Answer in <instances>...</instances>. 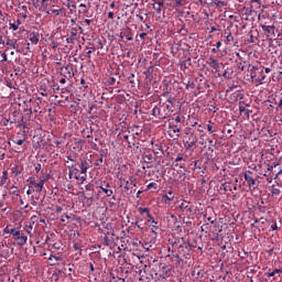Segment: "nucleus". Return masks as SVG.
I'll list each match as a JSON object with an SVG mask.
<instances>
[{
  "instance_id": "nucleus-1",
  "label": "nucleus",
  "mask_w": 282,
  "mask_h": 282,
  "mask_svg": "<svg viewBox=\"0 0 282 282\" xmlns=\"http://www.w3.org/2000/svg\"><path fill=\"white\" fill-rule=\"evenodd\" d=\"M171 113V107L167 104L155 106L152 110V116L159 120H164L169 118Z\"/></svg>"
},
{
  "instance_id": "nucleus-2",
  "label": "nucleus",
  "mask_w": 282,
  "mask_h": 282,
  "mask_svg": "<svg viewBox=\"0 0 282 282\" xmlns=\"http://www.w3.org/2000/svg\"><path fill=\"white\" fill-rule=\"evenodd\" d=\"M12 237H14L15 241H18V246H20V248H23V246L28 243V236L21 232V230H19L18 228L13 230Z\"/></svg>"
},
{
  "instance_id": "nucleus-3",
  "label": "nucleus",
  "mask_w": 282,
  "mask_h": 282,
  "mask_svg": "<svg viewBox=\"0 0 282 282\" xmlns=\"http://www.w3.org/2000/svg\"><path fill=\"white\" fill-rule=\"evenodd\" d=\"M208 65L209 67H212V69H215V73L218 74V76H221V74H219L220 69H221V63H219V61H217L214 57H209L208 59Z\"/></svg>"
},
{
  "instance_id": "nucleus-4",
  "label": "nucleus",
  "mask_w": 282,
  "mask_h": 282,
  "mask_svg": "<svg viewBox=\"0 0 282 282\" xmlns=\"http://www.w3.org/2000/svg\"><path fill=\"white\" fill-rule=\"evenodd\" d=\"M252 171L245 172V181L247 182L249 188H253V186H257V180L252 177Z\"/></svg>"
},
{
  "instance_id": "nucleus-5",
  "label": "nucleus",
  "mask_w": 282,
  "mask_h": 282,
  "mask_svg": "<svg viewBox=\"0 0 282 282\" xmlns=\"http://www.w3.org/2000/svg\"><path fill=\"white\" fill-rule=\"evenodd\" d=\"M247 72L250 76V80L254 82L257 79V67L251 64H247Z\"/></svg>"
},
{
  "instance_id": "nucleus-6",
  "label": "nucleus",
  "mask_w": 282,
  "mask_h": 282,
  "mask_svg": "<svg viewBox=\"0 0 282 282\" xmlns=\"http://www.w3.org/2000/svg\"><path fill=\"white\" fill-rule=\"evenodd\" d=\"M159 274H162L163 276H167V279H169V276H171V267H169L166 264H161Z\"/></svg>"
},
{
  "instance_id": "nucleus-7",
  "label": "nucleus",
  "mask_w": 282,
  "mask_h": 282,
  "mask_svg": "<svg viewBox=\"0 0 282 282\" xmlns=\"http://www.w3.org/2000/svg\"><path fill=\"white\" fill-rule=\"evenodd\" d=\"M64 6L67 7V9L69 10V14H76V2L72 0H66L64 2Z\"/></svg>"
},
{
  "instance_id": "nucleus-8",
  "label": "nucleus",
  "mask_w": 282,
  "mask_h": 282,
  "mask_svg": "<svg viewBox=\"0 0 282 282\" xmlns=\"http://www.w3.org/2000/svg\"><path fill=\"white\" fill-rule=\"evenodd\" d=\"M261 29L268 36H274V25H261Z\"/></svg>"
},
{
  "instance_id": "nucleus-9",
  "label": "nucleus",
  "mask_w": 282,
  "mask_h": 282,
  "mask_svg": "<svg viewBox=\"0 0 282 282\" xmlns=\"http://www.w3.org/2000/svg\"><path fill=\"white\" fill-rule=\"evenodd\" d=\"M99 188H101L102 193H105L107 197H111V195H113V189H109V183H106L105 185H100Z\"/></svg>"
},
{
  "instance_id": "nucleus-10",
  "label": "nucleus",
  "mask_w": 282,
  "mask_h": 282,
  "mask_svg": "<svg viewBox=\"0 0 282 282\" xmlns=\"http://www.w3.org/2000/svg\"><path fill=\"white\" fill-rule=\"evenodd\" d=\"M7 45H9V46L12 47L13 50H15V52H17L18 54H21V52H23V50H20V48H19V43H17V41L13 42L12 40H8V41H7Z\"/></svg>"
},
{
  "instance_id": "nucleus-11",
  "label": "nucleus",
  "mask_w": 282,
  "mask_h": 282,
  "mask_svg": "<svg viewBox=\"0 0 282 282\" xmlns=\"http://www.w3.org/2000/svg\"><path fill=\"white\" fill-rule=\"evenodd\" d=\"M191 65H192L191 57H187L185 61L180 62L181 69H188V67H191Z\"/></svg>"
},
{
  "instance_id": "nucleus-12",
  "label": "nucleus",
  "mask_w": 282,
  "mask_h": 282,
  "mask_svg": "<svg viewBox=\"0 0 282 282\" xmlns=\"http://www.w3.org/2000/svg\"><path fill=\"white\" fill-rule=\"evenodd\" d=\"M89 169V163L85 160L80 162V174L87 175V170Z\"/></svg>"
},
{
  "instance_id": "nucleus-13",
  "label": "nucleus",
  "mask_w": 282,
  "mask_h": 282,
  "mask_svg": "<svg viewBox=\"0 0 282 282\" xmlns=\"http://www.w3.org/2000/svg\"><path fill=\"white\" fill-rule=\"evenodd\" d=\"M65 78H73L74 76V69L72 68V66L67 65L65 66Z\"/></svg>"
},
{
  "instance_id": "nucleus-14",
  "label": "nucleus",
  "mask_w": 282,
  "mask_h": 282,
  "mask_svg": "<svg viewBox=\"0 0 282 282\" xmlns=\"http://www.w3.org/2000/svg\"><path fill=\"white\" fill-rule=\"evenodd\" d=\"M163 199H165V204H171L173 202V191L167 192V194L163 195Z\"/></svg>"
},
{
  "instance_id": "nucleus-15",
  "label": "nucleus",
  "mask_w": 282,
  "mask_h": 282,
  "mask_svg": "<svg viewBox=\"0 0 282 282\" xmlns=\"http://www.w3.org/2000/svg\"><path fill=\"white\" fill-rule=\"evenodd\" d=\"M164 6V2H154L153 3V10H155V12L158 14H162V7Z\"/></svg>"
},
{
  "instance_id": "nucleus-16",
  "label": "nucleus",
  "mask_w": 282,
  "mask_h": 282,
  "mask_svg": "<svg viewBox=\"0 0 282 282\" xmlns=\"http://www.w3.org/2000/svg\"><path fill=\"white\" fill-rule=\"evenodd\" d=\"M45 185V180H41L39 183H35L36 193H43V186Z\"/></svg>"
},
{
  "instance_id": "nucleus-17",
  "label": "nucleus",
  "mask_w": 282,
  "mask_h": 282,
  "mask_svg": "<svg viewBox=\"0 0 282 282\" xmlns=\"http://www.w3.org/2000/svg\"><path fill=\"white\" fill-rule=\"evenodd\" d=\"M260 76L256 77L254 82L259 83V85H263V80H265V75L263 74V70L259 72Z\"/></svg>"
},
{
  "instance_id": "nucleus-18",
  "label": "nucleus",
  "mask_w": 282,
  "mask_h": 282,
  "mask_svg": "<svg viewBox=\"0 0 282 282\" xmlns=\"http://www.w3.org/2000/svg\"><path fill=\"white\" fill-rule=\"evenodd\" d=\"M197 144V139H191L186 142V149H191L192 147H195Z\"/></svg>"
},
{
  "instance_id": "nucleus-19",
  "label": "nucleus",
  "mask_w": 282,
  "mask_h": 282,
  "mask_svg": "<svg viewBox=\"0 0 282 282\" xmlns=\"http://www.w3.org/2000/svg\"><path fill=\"white\" fill-rule=\"evenodd\" d=\"M15 229H17V228H12V227L8 226V227H6V228L3 229V232H4V235H13V232H14Z\"/></svg>"
},
{
  "instance_id": "nucleus-20",
  "label": "nucleus",
  "mask_w": 282,
  "mask_h": 282,
  "mask_svg": "<svg viewBox=\"0 0 282 282\" xmlns=\"http://www.w3.org/2000/svg\"><path fill=\"white\" fill-rule=\"evenodd\" d=\"M223 191H232V184L224 183L220 187Z\"/></svg>"
},
{
  "instance_id": "nucleus-21",
  "label": "nucleus",
  "mask_w": 282,
  "mask_h": 282,
  "mask_svg": "<svg viewBox=\"0 0 282 282\" xmlns=\"http://www.w3.org/2000/svg\"><path fill=\"white\" fill-rule=\"evenodd\" d=\"M19 25H21V21H17V23H11L10 28L11 30H13L14 32H17V30H19Z\"/></svg>"
},
{
  "instance_id": "nucleus-22",
  "label": "nucleus",
  "mask_w": 282,
  "mask_h": 282,
  "mask_svg": "<svg viewBox=\"0 0 282 282\" xmlns=\"http://www.w3.org/2000/svg\"><path fill=\"white\" fill-rule=\"evenodd\" d=\"M173 166L176 169H186V163L173 162Z\"/></svg>"
},
{
  "instance_id": "nucleus-23",
  "label": "nucleus",
  "mask_w": 282,
  "mask_h": 282,
  "mask_svg": "<svg viewBox=\"0 0 282 282\" xmlns=\"http://www.w3.org/2000/svg\"><path fill=\"white\" fill-rule=\"evenodd\" d=\"M271 194L274 195V196H279V195H281V189L272 186L271 187Z\"/></svg>"
},
{
  "instance_id": "nucleus-24",
  "label": "nucleus",
  "mask_w": 282,
  "mask_h": 282,
  "mask_svg": "<svg viewBox=\"0 0 282 282\" xmlns=\"http://www.w3.org/2000/svg\"><path fill=\"white\" fill-rule=\"evenodd\" d=\"M180 208L181 210L184 213L186 210H189L188 209V203L187 202H183L181 205H180Z\"/></svg>"
},
{
  "instance_id": "nucleus-25",
  "label": "nucleus",
  "mask_w": 282,
  "mask_h": 282,
  "mask_svg": "<svg viewBox=\"0 0 282 282\" xmlns=\"http://www.w3.org/2000/svg\"><path fill=\"white\" fill-rule=\"evenodd\" d=\"M158 280L162 282H166V279H169L166 275H163L162 273H156Z\"/></svg>"
},
{
  "instance_id": "nucleus-26",
  "label": "nucleus",
  "mask_w": 282,
  "mask_h": 282,
  "mask_svg": "<svg viewBox=\"0 0 282 282\" xmlns=\"http://www.w3.org/2000/svg\"><path fill=\"white\" fill-rule=\"evenodd\" d=\"M30 41H31V43H33L34 45H36V43H39V36H36V35H31L30 36Z\"/></svg>"
},
{
  "instance_id": "nucleus-27",
  "label": "nucleus",
  "mask_w": 282,
  "mask_h": 282,
  "mask_svg": "<svg viewBox=\"0 0 282 282\" xmlns=\"http://www.w3.org/2000/svg\"><path fill=\"white\" fill-rule=\"evenodd\" d=\"M52 14H55V17H58L61 14V9H54V6L51 9Z\"/></svg>"
},
{
  "instance_id": "nucleus-28",
  "label": "nucleus",
  "mask_w": 282,
  "mask_h": 282,
  "mask_svg": "<svg viewBox=\"0 0 282 282\" xmlns=\"http://www.w3.org/2000/svg\"><path fill=\"white\" fill-rule=\"evenodd\" d=\"M35 221H39V217L36 215L32 216L30 219V226H33Z\"/></svg>"
},
{
  "instance_id": "nucleus-29",
  "label": "nucleus",
  "mask_w": 282,
  "mask_h": 282,
  "mask_svg": "<svg viewBox=\"0 0 282 282\" xmlns=\"http://www.w3.org/2000/svg\"><path fill=\"white\" fill-rule=\"evenodd\" d=\"M174 162L184 163V162H186V159H184V156H182V155H177V158L175 159Z\"/></svg>"
},
{
  "instance_id": "nucleus-30",
  "label": "nucleus",
  "mask_w": 282,
  "mask_h": 282,
  "mask_svg": "<svg viewBox=\"0 0 282 282\" xmlns=\"http://www.w3.org/2000/svg\"><path fill=\"white\" fill-rule=\"evenodd\" d=\"M139 212H140L141 215H144V213H145L147 216L149 217V208H142V207H140V208H139Z\"/></svg>"
},
{
  "instance_id": "nucleus-31",
  "label": "nucleus",
  "mask_w": 282,
  "mask_h": 282,
  "mask_svg": "<svg viewBox=\"0 0 282 282\" xmlns=\"http://www.w3.org/2000/svg\"><path fill=\"white\" fill-rule=\"evenodd\" d=\"M147 188H148V191H151V188H158V184L156 183H149Z\"/></svg>"
},
{
  "instance_id": "nucleus-32",
  "label": "nucleus",
  "mask_w": 282,
  "mask_h": 282,
  "mask_svg": "<svg viewBox=\"0 0 282 282\" xmlns=\"http://www.w3.org/2000/svg\"><path fill=\"white\" fill-rule=\"evenodd\" d=\"M82 14H84V17H86L87 19H89V17H91V13H89V10H87V9L82 11Z\"/></svg>"
},
{
  "instance_id": "nucleus-33",
  "label": "nucleus",
  "mask_w": 282,
  "mask_h": 282,
  "mask_svg": "<svg viewBox=\"0 0 282 282\" xmlns=\"http://www.w3.org/2000/svg\"><path fill=\"white\" fill-rule=\"evenodd\" d=\"M207 131H208L209 133H215L216 130L213 129V124L208 123V124H207Z\"/></svg>"
},
{
  "instance_id": "nucleus-34",
  "label": "nucleus",
  "mask_w": 282,
  "mask_h": 282,
  "mask_svg": "<svg viewBox=\"0 0 282 282\" xmlns=\"http://www.w3.org/2000/svg\"><path fill=\"white\" fill-rule=\"evenodd\" d=\"M76 180H80V182L83 183V182H85L87 180V175L84 174L82 176H76Z\"/></svg>"
},
{
  "instance_id": "nucleus-35",
  "label": "nucleus",
  "mask_w": 282,
  "mask_h": 282,
  "mask_svg": "<svg viewBox=\"0 0 282 282\" xmlns=\"http://www.w3.org/2000/svg\"><path fill=\"white\" fill-rule=\"evenodd\" d=\"M275 274H279V269H275L271 273H269L268 278L270 279V278L274 276Z\"/></svg>"
},
{
  "instance_id": "nucleus-36",
  "label": "nucleus",
  "mask_w": 282,
  "mask_h": 282,
  "mask_svg": "<svg viewBox=\"0 0 282 282\" xmlns=\"http://www.w3.org/2000/svg\"><path fill=\"white\" fill-rule=\"evenodd\" d=\"M67 219H72V217H69L67 214H65L62 216L61 221L65 223Z\"/></svg>"
},
{
  "instance_id": "nucleus-37",
  "label": "nucleus",
  "mask_w": 282,
  "mask_h": 282,
  "mask_svg": "<svg viewBox=\"0 0 282 282\" xmlns=\"http://www.w3.org/2000/svg\"><path fill=\"white\" fill-rule=\"evenodd\" d=\"M52 259H55V261H63V258L56 257V256H51V257L48 258L50 261H52Z\"/></svg>"
},
{
  "instance_id": "nucleus-38",
  "label": "nucleus",
  "mask_w": 282,
  "mask_h": 282,
  "mask_svg": "<svg viewBox=\"0 0 282 282\" xmlns=\"http://www.w3.org/2000/svg\"><path fill=\"white\" fill-rule=\"evenodd\" d=\"M219 47H221V41H218L216 43V48H213L212 52H217V50H219Z\"/></svg>"
},
{
  "instance_id": "nucleus-39",
  "label": "nucleus",
  "mask_w": 282,
  "mask_h": 282,
  "mask_svg": "<svg viewBox=\"0 0 282 282\" xmlns=\"http://www.w3.org/2000/svg\"><path fill=\"white\" fill-rule=\"evenodd\" d=\"M28 182H29L30 184H32L33 186L36 185V181H35L34 177H29Z\"/></svg>"
},
{
  "instance_id": "nucleus-40",
  "label": "nucleus",
  "mask_w": 282,
  "mask_h": 282,
  "mask_svg": "<svg viewBox=\"0 0 282 282\" xmlns=\"http://www.w3.org/2000/svg\"><path fill=\"white\" fill-rule=\"evenodd\" d=\"M54 250H61V242H55L53 245Z\"/></svg>"
},
{
  "instance_id": "nucleus-41",
  "label": "nucleus",
  "mask_w": 282,
  "mask_h": 282,
  "mask_svg": "<svg viewBox=\"0 0 282 282\" xmlns=\"http://www.w3.org/2000/svg\"><path fill=\"white\" fill-rule=\"evenodd\" d=\"M226 41L230 43L231 41H235V37L232 36V34H229L227 35Z\"/></svg>"
},
{
  "instance_id": "nucleus-42",
  "label": "nucleus",
  "mask_w": 282,
  "mask_h": 282,
  "mask_svg": "<svg viewBox=\"0 0 282 282\" xmlns=\"http://www.w3.org/2000/svg\"><path fill=\"white\" fill-rule=\"evenodd\" d=\"M104 243H106V246H111V240H109L108 237L104 238Z\"/></svg>"
},
{
  "instance_id": "nucleus-43",
  "label": "nucleus",
  "mask_w": 282,
  "mask_h": 282,
  "mask_svg": "<svg viewBox=\"0 0 282 282\" xmlns=\"http://www.w3.org/2000/svg\"><path fill=\"white\" fill-rule=\"evenodd\" d=\"M238 67L241 69V72H243V69H248V65H243L242 63H240Z\"/></svg>"
},
{
  "instance_id": "nucleus-44",
  "label": "nucleus",
  "mask_w": 282,
  "mask_h": 282,
  "mask_svg": "<svg viewBox=\"0 0 282 282\" xmlns=\"http://www.w3.org/2000/svg\"><path fill=\"white\" fill-rule=\"evenodd\" d=\"M34 8H39V0H30Z\"/></svg>"
},
{
  "instance_id": "nucleus-45",
  "label": "nucleus",
  "mask_w": 282,
  "mask_h": 282,
  "mask_svg": "<svg viewBox=\"0 0 282 282\" xmlns=\"http://www.w3.org/2000/svg\"><path fill=\"white\" fill-rule=\"evenodd\" d=\"M174 258L177 261V263H182V258L180 257V254H174Z\"/></svg>"
},
{
  "instance_id": "nucleus-46",
  "label": "nucleus",
  "mask_w": 282,
  "mask_h": 282,
  "mask_svg": "<svg viewBox=\"0 0 282 282\" xmlns=\"http://www.w3.org/2000/svg\"><path fill=\"white\" fill-rule=\"evenodd\" d=\"M2 57V63H4L6 61H8V55L6 53L1 54Z\"/></svg>"
},
{
  "instance_id": "nucleus-47",
  "label": "nucleus",
  "mask_w": 282,
  "mask_h": 282,
  "mask_svg": "<svg viewBox=\"0 0 282 282\" xmlns=\"http://www.w3.org/2000/svg\"><path fill=\"white\" fill-rule=\"evenodd\" d=\"M223 76L224 78H230V73H228V70H225Z\"/></svg>"
},
{
  "instance_id": "nucleus-48",
  "label": "nucleus",
  "mask_w": 282,
  "mask_h": 282,
  "mask_svg": "<svg viewBox=\"0 0 282 282\" xmlns=\"http://www.w3.org/2000/svg\"><path fill=\"white\" fill-rule=\"evenodd\" d=\"M35 171H36V173H39V171H41V163L35 164Z\"/></svg>"
},
{
  "instance_id": "nucleus-49",
  "label": "nucleus",
  "mask_w": 282,
  "mask_h": 282,
  "mask_svg": "<svg viewBox=\"0 0 282 282\" xmlns=\"http://www.w3.org/2000/svg\"><path fill=\"white\" fill-rule=\"evenodd\" d=\"M23 142H25V140L20 139V140L17 141V144H18L19 147H22Z\"/></svg>"
},
{
  "instance_id": "nucleus-50",
  "label": "nucleus",
  "mask_w": 282,
  "mask_h": 282,
  "mask_svg": "<svg viewBox=\"0 0 282 282\" xmlns=\"http://www.w3.org/2000/svg\"><path fill=\"white\" fill-rule=\"evenodd\" d=\"M172 129H173V133H180V128L173 127Z\"/></svg>"
},
{
  "instance_id": "nucleus-51",
  "label": "nucleus",
  "mask_w": 282,
  "mask_h": 282,
  "mask_svg": "<svg viewBox=\"0 0 282 282\" xmlns=\"http://www.w3.org/2000/svg\"><path fill=\"white\" fill-rule=\"evenodd\" d=\"M281 107H282V97L280 98V101H279V104H278L276 110L281 109Z\"/></svg>"
},
{
  "instance_id": "nucleus-52",
  "label": "nucleus",
  "mask_w": 282,
  "mask_h": 282,
  "mask_svg": "<svg viewBox=\"0 0 282 282\" xmlns=\"http://www.w3.org/2000/svg\"><path fill=\"white\" fill-rule=\"evenodd\" d=\"M187 246H189L191 248H197V245L193 242H188Z\"/></svg>"
},
{
  "instance_id": "nucleus-53",
  "label": "nucleus",
  "mask_w": 282,
  "mask_h": 282,
  "mask_svg": "<svg viewBox=\"0 0 282 282\" xmlns=\"http://www.w3.org/2000/svg\"><path fill=\"white\" fill-rule=\"evenodd\" d=\"M84 23H86V25H91V20L86 19V20L84 21Z\"/></svg>"
},
{
  "instance_id": "nucleus-54",
  "label": "nucleus",
  "mask_w": 282,
  "mask_h": 282,
  "mask_svg": "<svg viewBox=\"0 0 282 282\" xmlns=\"http://www.w3.org/2000/svg\"><path fill=\"white\" fill-rule=\"evenodd\" d=\"M239 111H240V113H243V111H246V107L240 106V107H239Z\"/></svg>"
},
{
  "instance_id": "nucleus-55",
  "label": "nucleus",
  "mask_w": 282,
  "mask_h": 282,
  "mask_svg": "<svg viewBox=\"0 0 282 282\" xmlns=\"http://www.w3.org/2000/svg\"><path fill=\"white\" fill-rule=\"evenodd\" d=\"M149 221H152V224H155V220L151 217V214H148Z\"/></svg>"
},
{
  "instance_id": "nucleus-56",
  "label": "nucleus",
  "mask_w": 282,
  "mask_h": 282,
  "mask_svg": "<svg viewBox=\"0 0 282 282\" xmlns=\"http://www.w3.org/2000/svg\"><path fill=\"white\" fill-rule=\"evenodd\" d=\"M279 227L276 226V223H274V225L271 226V230H276Z\"/></svg>"
},
{
  "instance_id": "nucleus-57",
  "label": "nucleus",
  "mask_w": 282,
  "mask_h": 282,
  "mask_svg": "<svg viewBox=\"0 0 282 282\" xmlns=\"http://www.w3.org/2000/svg\"><path fill=\"white\" fill-rule=\"evenodd\" d=\"M139 36H140V39L144 40V39H147V33H141Z\"/></svg>"
},
{
  "instance_id": "nucleus-58",
  "label": "nucleus",
  "mask_w": 282,
  "mask_h": 282,
  "mask_svg": "<svg viewBox=\"0 0 282 282\" xmlns=\"http://www.w3.org/2000/svg\"><path fill=\"white\" fill-rule=\"evenodd\" d=\"M28 235H31L32 232V225L29 226V229L26 230Z\"/></svg>"
},
{
  "instance_id": "nucleus-59",
  "label": "nucleus",
  "mask_w": 282,
  "mask_h": 282,
  "mask_svg": "<svg viewBox=\"0 0 282 282\" xmlns=\"http://www.w3.org/2000/svg\"><path fill=\"white\" fill-rule=\"evenodd\" d=\"M102 164V158L99 159V161L96 163V166H100Z\"/></svg>"
},
{
  "instance_id": "nucleus-60",
  "label": "nucleus",
  "mask_w": 282,
  "mask_h": 282,
  "mask_svg": "<svg viewBox=\"0 0 282 282\" xmlns=\"http://www.w3.org/2000/svg\"><path fill=\"white\" fill-rule=\"evenodd\" d=\"M108 19H113V12H108Z\"/></svg>"
},
{
  "instance_id": "nucleus-61",
  "label": "nucleus",
  "mask_w": 282,
  "mask_h": 282,
  "mask_svg": "<svg viewBox=\"0 0 282 282\" xmlns=\"http://www.w3.org/2000/svg\"><path fill=\"white\" fill-rule=\"evenodd\" d=\"M73 248H74V250H80V247L76 243L73 246Z\"/></svg>"
},
{
  "instance_id": "nucleus-62",
  "label": "nucleus",
  "mask_w": 282,
  "mask_h": 282,
  "mask_svg": "<svg viewBox=\"0 0 282 282\" xmlns=\"http://www.w3.org/2000/svg\"><path fill=\"white\" fill-rule=\"evenodd\" d=\"M59 83H61L62 85H65V84L67 83V80H66L65 78H62V79L59 80Z\"/></svg>"
},
{
  "instance_id": "nucleus-63",
  "label": "nucleus",
  "mask_w": 282,
  "mask_h": 282,
  "mask_svg": "<svg viewBox=\"0 0 282 282\" xmlns=\"http://www.w3.org/2000/svg\"><path fill=\"white\" fill-rule=\"evenodd\" d=\"M175 122H182V118H181L180 116H177V117L175 118Z\"/></svg>"
},
{
  "instance_id": "nucleus-64",
  "label": "nucleus",
  "mask_w": 282,
  "mask_h": 282,
  "mask_svg": "<svg viewBox=\"0 0 282 282\" xmlns=\"http://www.w3.org/2000/svg\"><path fill=\"white\" fill-rule=\"evenodd\" d=\"M175 3H176L177 6H182V0H175Z\"/></svg>"
}]
</instances>
